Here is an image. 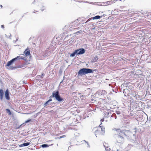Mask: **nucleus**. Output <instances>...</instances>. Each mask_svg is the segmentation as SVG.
Segmentation results:
<instances>
[{
    "label": "nucleus",
    "instance_id": "9b49d317",
    "mask_svg": "<svg viewBox=\"0 0 151 151\" xmlns=\"http://www.w3.org/2000/svg\"><path fill=\"white\" fill-rule=\"evenodd\" d=\"M106 144H103L105 148L106 151H113L111 150V149L109 147V146H106Z\"/></svg>",
    "mask_w": 151,
    "mask_h": 151
},
{
    "label": "nucleus",
    "instance_id": "9d476101",
    "mask_svg": "<svg viewBox=\"0 0 151 151\" xmlns=\"http://www.w3.org/2000/svg\"><path fill=\"white\" fill-rule=\"evenodd\" d=\"M99 95H103V96H104V95H105L106 94V91L104 90H101L99 92Z\"/></svg>",
    "mask_w": 151,
    "mask_h": 151
},
{
    "label": "nucleus",
    "instance_id": "cd10ccee",
    "mask_svg": "<svg viewBox=\"0 0 151 151\" xmlns=\"http://www.w3.org/2000/svg\"><path fill=\"white\" fill-rule=\"evenodd\" d=\"M60 137V138H62L63 137Z\"/></svg>",
    "mask_w": 151,
    "mask_h": 151
},
{
    "label": "nucleus",
    "instance_id": "c85d7f7f",
    "mask_svg": "<svg viewBox=\"0 0 151 151\" xmlns=\"http://www.w3.org/2000/svg\"><path fill=\"white\" fill-rule=\"evenodd\" d=\"M122 60H124V59H123V58H122Z\"/></svg>",
    "mask_w": 151,
    "mask_h": 151
},
{
    "label": "nucleus",
    "instance_id": "7ed1b4c3",
    "mask_svg": "<svg viewBox=\"0 0 151 151\" xmlns=\"http://www.w3.org/2000/svg\"><path fill=\"white\" fill-rule=\"evenodd\" d=\"M55 97L57 100L59 102L63 101L64 99L61 97L59 95V92L58 91H54L52 93V95L50 96V98Z\"/></svg>",
    "mask_w": 151,
    "mask_h": 151
},
{
    "label": "nucleus",
    "instance_id": "a211bd4d",
    "mask_svg": "<svg viewBox=\"0 0 151 151\" xmlns=\"http://www.w3.org/2000/svg\"><path fill=\"white\" fill-rule=\"evenodd\" d=\"M98 59V57L97 56H96L95 57H94V59H93V62H96L97 61V60Z\"/></svg>",
    "mask_w": 151,
    "mask_h": 151
},
{
    "label": "nucleus",
    "instance_id": "2eb2a0df",
    "mask_svg": "<svg viewBox=\"0 0 151 151\" xmlns=\"http://www.w3.org/2000/svg\"><path fill=\"white\" fill-rule=\"evenodd\" d=\"M53 145V144H51L50 145H49L48 144H42L40 146L41 147H42V148H45L48 147L50 146H51Z\"/></svg>",
    "mask_w": 151,
    "mask_h": 151
},
{
    "label": "nucleus",
    "instance_id": "f8f14e48",
    "mask_svg": "<svg viewBox=\"0 0 151 151\" xmlns=\"http://www.w3.org/2000/svg\"><path fill=\"white\" fill-rule=\"evenodd\" d=\"M5 96L7 100L10 99V97L9 95V92L8 90H6L5 92Z\"/></svg>",
    "mask_w": 151,
    "mask_h": 151
},
{
    "label": "nucleus",
    "instance_id": "393cba45",
    "mask_svg": "<svg viewBox=\"0 0 151 151\" xmlns=\"http://www.w3.org/2000/svg\"><path fill=\"white\" fill-rule=\"evenodd\" d=\"M104 144H106V146H109L108 145V144H107V143H106V142H104Z\"/></svg>",
    "mask_w": 151,
    "mask_h": 151
},
{
    "label": "nucleus",
    "instance_id": "bb28decb",
    "mask_svg": "<svg viewBox=\"0 0 151 151\" xmlns=\"http://www.w3.org/2000/svg\"><path fill=\"white\" fill-rule=\"evenodd\" d=\"M80 32H81V31H78L76 33H80Z\"/></svg>",
    "mask_w": 151,
    "mask_h": 151
},
{
    "label": "nucleus",
    "instance_id": "412c9836",
    "mask_svg": "<svg viewBox=\"0 0 151 151\" xmlns=\"http://www.w3.org/2000/svg\"><path fill=\"white\" fill-rule=\"evenodd\" d=\"M85 145H86L87 147H89L90 146L89 144L88 143V142H85Z\"/></svg>",
    "mask_w": 151,
    "mask_h": 151
},
{
    "label": "nucleus",
    "instance_id": "423d86ee",
    "mask_svg": "<svg viewBox=\"0 0 151 151\" xmlns=\"http://www.w3.org/2000/svg\"><path fill=\"white\" fill-rule=\"evenodd\" d=\"M20 56H17V57L15 58H13L11 60H10L9 61H8L6 65V66H9L10 65H11L13 63V62L17 60V59H20Z\"/></svg>",
    "mask_w": 151,
    "mask_h": 151
},
{
    "label": "nucleus",
    "instance_id": "4be33fe9",
    "mask_svg": "<svg viewBox=\"0 0 151 151\" xmlns=\"http://www.w3.org/2000/svg\"><path fill=\"white\" fill-rule=\"evenodd\" d=\"M31 121V119H29V120H27V121H25V122L26 123H28V122H30Z\"/></svg>",
    "mask_w": 151,
    "mask_h": 151
},
{
    "label": "nucleus",
    "instance_id": "5701e85b",
    "mask_svg": "<svg viewBox=\"0 0 151 151\" xmlns=\"http://www.w3.org/2000/svg\"><path fill=\"white\" fill-rule=\"evenodd\" d=\"M1 27L2 28L4 29V25H2L1 26Z\"/></svg>",
    "mask_w": 151,
    "mask_h": 151
},
{
    "label": "nucleus",
    "instance_id": "b1692460",
    "mask_svg": "<svg viewBox=\"0 0 151 151\" xmlns=\"http://www.w3.org/2000/svg\"><path fill=\"white\" fill-rule=\"evenodd\" d=\"M104 121V119H101V122H103Z\"/></svg>",
    "mask_w": 151,
    "mask_h": 151
},
{
    "label": "nucleus",
    "instance_id": "6e6552de",
    "mask_svg": "<svg viewBox=\"0 0 151 151\" xmlns=\"http://www.w3.org/2000/svg\"><path fill=\"white\" fill-rule=\"evenodd\" d=\"M118 0H115L114 1H109L104 2V4L105 5L107 6L112 4L113 3H115Z\"/></svg>",
    "mask_w": 151,
    "mask_h": 151
},
{
    "label": "nucleus",
    "instance_id": "20e7f679",
    "mask_svg": "<svg viewBox=\"0 0 151 151\" xmlns=\"http://www.w3.org/2000/svg\"><path fill=\"white\" fill-rule=\"evenodd\" d=\"M85 52V50L83 48H81L80 49H78L75 51L70 54V57H73L76 54L80 55L83 54Z\"/></svg>",
    "mask_w": 151,
    "mask_h": 151
},
{
    "label": "nucleus",
    "instance_id": "4468645a",
    "mask_svg": "<svg viewBox=\"0 0 151 151\" xmlns=\"http://www.w3.org/2000/svg\"><path fill=\"white\" fill-rule=\"evenodd\" d=\"M4 92L2 89H0V99L1 100L3 99Z\"/></svg>",
    "mask_w": 151,
    "mask_h": 151
},
{
    "label": "nucleus",
    "instance_id": "f3484780",
    "mask_svg": "<svg viewBox=\"0 0 151 151\" xmlns=\"http://www.w3.org/2000/svg\"><path fill=\"white\" fill-rule=\"evenodd\" d=\"M52 101V99H49L48 101H47L44 104V106H46L47 104H48V103L50 102V101Z\"/></svg>",
    "mask_w": 151,
    "mask_h": 151
},
{
    "label": "nucleus",
    "instance_id": "39448f33",
    "mask_svg": "<svg viewBox=\"0 0 151 151\" xmlns=\"http://www.w3.org/2000/svg\"><path fill=\"white\" fill-rule=\"evenodd\" d=\"M92 72V70L88 68H83L79 70L78 72V74L83 75Z\"/></svg>",
    "mask_w": 151,
    "mask_h": 151
},
{
    "label": "nucleus",
    "instance_id": "aec40b11",
    "mask_svg": "<svg viewBox=\"0 0 151 151\" xmlns=\"http://www.w3.org/2000/svg\"><path fill=\"white\" fill-rule=\"evenodd\" d=\"M132 146V145L129 144L126 147V149H130Z\"/></svg>",
    "mask_w": 151,
    "mask_h": 151
},
{
    "label": "nucleus",
    "instance_id": "f257e3e1",
    "mask_svg": "<svg viewBox=\"0 0 151 151\" xmlns=\"http://www.w3.org/2000/svg\"><path fill=\"white\" fill-rule=\"evenodd\" d=\"M113 133L115 134L118 135V138L120 140L123 141L125 137L127 136V133L129 132L128 130L124 129L121 130L120 128H114L112 129Z\"/></svg>",
    "mask_w": 151,
    "mask_h": 151
},
{
    "label": "nucleus",
    "instance_id": "ddd939ff",
    "mask_svg": "<svg viewBox=\"0 0 151 151\" xmlns=\"http://www.w3.org/2000/svg\"><path fill=\"white\" fill-rule=\"evenodd\" d=\"M24 53L25 54L26 56L29 55L30 54V50L29 49H27L24 52Z\"/></svg>",
    "mask_w": 151,
    "mask_h": 151
},
{
    "label": "nucleus",
    "instance_id": "6ab92c4d",
    "mask_svg": "<svg viewBox=\"0 0 151 151\" xmlns=\"http://www.w3.org/2000/svg\"><path fill=\"white\" fill-rule=\"evenodd\" d=\"M6 111L8 113V114L9 115H11V113L9 109H6Z\"/></svg>",
    "mask_w": 151,
    "mask_h": 151
},
{
    "label": "nucleus",
    "instance_id": "c756f323",
    "mask_svg": "<svg viewBox=\"0 0 151 151\" xmlns=\"http://www.w3.org/2000/svg\"><path fill=\"white\" fill-rule=\"evenodd\" d=\"M71 147V146H69V147Z\"/></svg>",
    "mask_w": 151,
    "mask_h": 151
},
{
    "label": "nucleus",
    "instance_id": "a878e982",
    "mask_svg": "<svg viewBox=\"0 0 151 151\" xmlns=\"http://www.w3.org/2000/svg\"><path fill=\"white\" fill-rule=\"evenodd\" d=\"M12 69H13L15 68H16L15 67H12Z\"/></svg>",
    "mask_w": 151,
    "mask_h": 151
},
{
    "label": "nucleus",
    "instance_id": "0eeeda50",
    "mask_svg": "<svg viewBox=\"0 0 151 151\" xmlns=\"http://www.w3.org/2000/svg\"><path fill=\"white\" fill-rule=\"evenodd\" d=\"M134 145L136 148L140 149L143 147L142 142H134Z\"/></svg>",
    "mask_w": 151,
    "mask_h": 151
},
{
    "label": "nucleus",
    "instance_id": "dca6fc26",
    "mask_svg": "<svg viewBox=\"0 0 151 151\" xmlns=\"http://www.w3.org/2000/svg\"><path fill=\"white\" fill-rule=\"evenodd\" d=\"M101 16H100L99 15L96 16L94 17L91 18L93 19H98L101 18Z\"/></svg>",
    "mask_w": 151,
    "mask_h": 151
},
{
    "label": "nucleus",
    "instance_id": "1a4fd4ad",
    "mask_svg": "<svg viewBox=\"0 0 151 151\" xmlns=\"http://www.w3.org/2000/svg\"><path fill=\"white\" fill-rule=\"evenodd\" d=\"M30 144V142H26V143H24L23 144H21L19 145V147H25L27 146Z\"/></svg>",
    "mask_w": 151,
    "mask_h": 151
},
{
    "label": "nucleus",
    "instance_id": "f03ea898",
    "mask_svg": "<svg viewBox=\"0 0 151 151\" xmlns=\"http://www.w3.org/2000/svg\"><path fill=\"white\" fill-rule=\"evenodd\" d=\"M94 130L96 137L103 135L105 132V128L103 126H100V125L98 127L95 128Z\"/></svg>",
    "mask_w": 151,
    "mask_h": 151
}]
</instances>
